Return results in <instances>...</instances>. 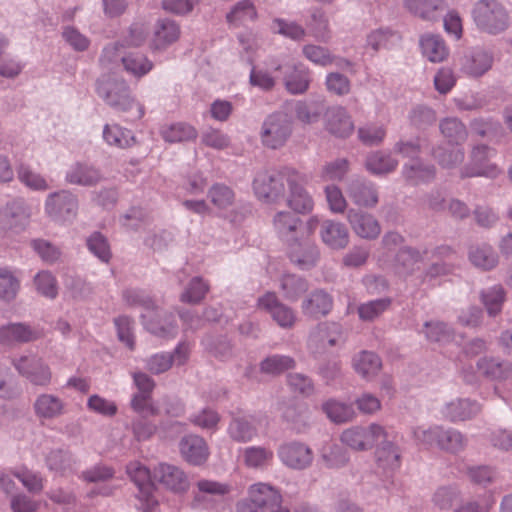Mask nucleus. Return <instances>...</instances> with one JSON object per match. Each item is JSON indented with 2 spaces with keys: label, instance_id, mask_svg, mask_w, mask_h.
<instances>
[{
  "label": "nucleus",
  "instance_id": "1",
  "mask_svg": "<svg viewBox=\"0 0 512 512\" xmlns=\"http://www.w3.org/2000/svg\"><path fill=\"white\" fill-rule=\"evenodd\" d=\"M123 299L131 307H142L145 312L141 314L146 330L153 335L171 339L178 334V325L173 313L164 312L156 307L154 300L143 290L126 289Z\"/></svg>",
  "mask_w": 512,
  "mask_h": 512
},
{
  "label": "nucleus",
  "instance_id": "2",
  "mask_svg": "<svg viewBox=\"0 0 512 512\" xmlns=\"http://www.w3.org/2000/svg\"><path fill=\"white\" fill-rule=\"evenodd\" d=\"M96 93L112 109L130 114L129 120H140L145 107L136 101L126 81L111 75L101 76L96 83Z\"/></svg>",
  "mask_w": 512,
  "mask_h": 512
},
{
  "label": "nucleus",
  "instance_id": "3",
  "mask_svg": "<svg viewBox=\"0 0 512 512\" xmlns=\"http://www.w3.org/2000/svg\"><path fill=\"white\" fill-rule=\"evenodd\" d=\"M471 16L476 28L489 35H499L510 26L507 9L497 0H478L473 5Z\"/></svg>",
  "mask_w": 512,
  "mask_h": 512
},
{
  "label": "nucleus",
  "instance_id": "4",
  "mask_svg": "<svg viewBox=\"0 0 512 512\" xmlns=\"http://www.w3.org/2000/svg\"><path fill=\"white\" fill-rule=\"evenodd\" d=\"M292 134V122L283 112L270 114L263 122L260 132L262 144L270 149L285 145Z\"/></svg>",
  "mask_w": 512,
  "mask_h": 512
},
{
  "label": "nucleus",
  "instance_id": "5",
  "mask_svg": "<svg viewBox=\"0 0 512 512\" xmlns=\"http://www.w3.org/2000/svg\"><path fill=\"white\" fill-rule=\"evenodd\" d=\"M288 170L284 168L279 172H258L253 181V190L255 195L266 202H277L285 197V183L287 184Z\"/></svg>",
  "mask_w": 512,
  "mask_h": 512
},
{
  "label": "nucleus",
  "instance_id": "6",
  "mask_svg": "<svg viewBox=\"0 0 512 512\" xmlns=\"http://www.w3.org/2000/svg\"><path fill=\"white\" fill-rule=\"evenodd\" d=\"M496 154L495 150L487 145H476L470 155V162L461 169V177H488L496 178L501 170L490 162Z\"/></svg>",
  "mask_w": 512,
  "mask_h": 512
},
{
  "label": "nucleus",
  "instance_id": "7",
  "mask_svg": "<svg viewBox=\"0 0 512 512\" xmlns=\"http://www.w3.org/2000/svg\"><path fill=\"white\" fill-rule=\"evenodd\" d=\"M281 463L292 470H305L314 460L312 449L300 441H289L281 444L277 450Z\"/></svg>",
  "mask_w": 512,
  "mask_h": 512
},
{
  "label": "nucleus",
  "instance_id": "8",
  "mask_svg": "<svg viewBox=\"0 0 512 512\" xmlns=\"http://www.w3.org/2000/svg\"><path fill=\"white\" fill-rule=\"evenodd\" d=\"M342 341L341 325L335 322H323L310 332L308 348L313 354H323L330 347L337 346Z\"/></svg>",
  "mask_w": 512,
  "mask_h": 512
},
{
  "label": "nucleus",
  "instance_id": "9",
  "mask_svg": "<svg viewBox=\"0 0 512 512\" xmlns=\"http://www.w3.org/2000/svg\"><path fill=\"white\" fill-rule=\"evenodd\" d=\"M286 178L289 187V195L287 197L289 207L298 213L304 214L311 212L314 202L304 188V185L307 183L306 175L293 169L288 170Z\"/></svg>",
  "mask_w": 512,
  "mask_h": 512
},
{
  "label": "nucleus",
  "instance_id": "10",
  "mask_svg": "<svg viewBox=\"0 0 512 512\" xmlns=\"http://www.w3.org/2000/svg\"><path fill=\"white\" fill-rule=\"evenodd\" d=\"M77 197L69 191L51 193L46 200L45 210L56 221H70L76 217Z\"/></svg>",
  "mask_w": 512,
  "mask_h": 512
},
{
  "label": "nucleus",
  "instance_id": "11",
  "mask_svg": "<svg viewBox=\"0 0 512 512\" xmlns=\"http://www.w3.org/2000/svg\"><path fill=\"white\" fill-rule=\"evenodd\" d=\"M257 306L267 312L282 328H291L296 321L293 309L282 303L275 292L268 291L260 296L257 299Z\"/></svg>",
  "mask_w": 512,
  "mask_h": 512
},
{
  "label": "nucleus",
  "instance_id": "12",
  "mask_svg": "<svg viewBox=\"0 0 512 512\" xmlns=\"http://www.w3.org/2000/svg\"><path fill=\"white\" fill-rule=\"evenodd\" d=\"M127 474L137 486L139 492L137 498H139L146 506L154 504L153 498L154 492V472L144 466L139 461H132L126 467Z\"/></svg>",
  "mask_w": 512,
  "mask_h": 512
},
{
  "label": "nucleus",
  "instance_id": "13",
  "mask_svg": "<svg viewBox=\"0 0 512 512\" xmlns=\"http://www.w3.org/2000/svg\"><path fill=\"white\" fill-rule=\"evenodd\" d=\"M481 411V405L470 398H457L445 403L440 412L444 419L452 423L471 420Z\"/></svg>",
  "mask_w": 512,
  "mask_h": 512
},
{
  "label": "nucleus",
  "instance_id": "14",
  "mask_svg": "<svg viewBox=\"0 0 512 512\" xmlns=\"http://www.w3.org/2000/svg\"><path fill=\"white\" fill-rule=\"evenodd\" d=\"M198 492L194 496L193 506L212 508V502L222 499L232 490L231 485L224 482L202 479L197 482Z\"/></svg>",
  "mask_w": 512,
  "mask_h": 512
},
{
  "label": "nucleus",
  "instance_id": "15",
  "mask_svg": "<svg viewBox=\"0 0 512 512\" xmlns=\"http://www.w3.org/2000/svg\"><path fill=\"white\" fill-rule=\"evenodd\" d=\"M324 119L327 131L335 137L346 138L354 131L353 120L342 106L329 107L325 112Z\"/></svg>",
  "mask_w": 512,
  "mask_h": 512
},
{
  "label": "nucleus",
  "instance_id": "16",
  "mask_svg": "<svg viewBox=\"0 0 512 512\" xmlns=\"http://www.w3.org/2000/svg\"><path fill=\"white\" fill-rule=\"evenodd\" d=\"M154 479L164 487L174 491H185L188 486V478L179 467L167 463H160L154 469Z\"/></svg>",
  "mask_w": 512,
  "mask_h": 512
},
{
  "label": "nucleus",
  "instance_id": "17",
  "mask_svg": "<svg viewBox=\"0 0 512 512\" xmlns=\"http://www.w3.org/2000/svg\"><path fill=\"white\" fill-rule=\"evenodd\" d=\"M348 221L353 231L363 239H376L381 233L378 220L371 214L351 209L348 212Z\"/></svg>",
  "mask_w": 512,
  "mask_h": 512
},
{
  "label": "nucleus",
  "instance_id": "18",
  "mask_svg": "<svg viewBox=\"0 0 512 512\" xmlns=\"http://www.w3.org/2000/svg\"><path fill=\"white\" fill-rule=\"evenodd\" d=\"M348 195L355 205L365 208H373L379 201L376 185L364 179L353 180L349 184Z\"/></svg>",
  "mask_w": 512,
  "mask_h": 512
},
{
  "label": "nucleus",
  "instance_id": "19",
  "mask_svg": "<svg viewBox=\"0 0 512 512\" xmlns=\"http://www.w3.org/2000/svg\"><path fill=\"white\" fill-rule=\"evenodd\" d=\"M492 64L493 55L486 50L477 48L463 57L461 70L468 76L480 77L490 70Z\"/></svg>",
  "mask_w": 512,
  "mask_h": 512
},
{
  "label": "nucleus",
  "instance_id": "20",
  "mask_svg": "<svg viewBox=\"0 0 512 512\" xmlns=\"http://www.w3.org/2000/svg\"><path fill=\"white\" fill-rule=\"evenodd\" d=\"M101 179V172L84 162L72 164L65 173V180L71 185L93 186L99 183Z\"/></svg>",
  "mask_w": 512,
  "mask_h": 512
},
{
  "label": "nucleus",
  "instance_id": "21",
  "mask_svg": "<svg viewBox=\"0 0 512 512\" xmlns=\"http://www.w3.org/2000/svg\"><path fill=\"white\" fill-rule=\"evenodd\" d=\"M289 245L291 246L290 260L300 269L309 270L316 265L319 258V250L314 243L308 240L302 242L297 240Z\"/></svg>",
  "mask_w": 512,
  "mask_h": 512
},
{
  "label": "nucleus",
  "instance_id": "22",
  "mask_svg": "<svg viewBox=\"0 0 512 512\" xmlns=\"http://www.w3.org/2000/svg\"><path fill=\"white\" fill-rule=\"evenodd\" d=\"M184 459L192 465H201L208 459L209 449L205 440L197 435H188L180 442Z\"/></svg>",
  "mask_w": 512,
  "mask_h": 512
},
{
  "label": "nucleus",
  "instance_id": "23",
  "mask_svg": "<svg viewBox=\"0 0 512 512\" xmlns=\"http://www.w3.org/2000/svg\"><path fill=\"white\" fill-rule=\"evenodd\" d=\"M180 37L179 25L168 18L157 21L151 41L152 50H161L176 42Z\"/></svg>",
  "mask_w": 512,
  "mask_h": 512
},
{
  "label": "nucleus",
  "instance_id": "24",
  "mask_svg": "<svg viewBox=\"0 0 512 512\" xmlns=\"http://www.w3.org/2000/svg\"><path fill=\"white\" fill-rule=\"evenodd\" d=\"M404 7L414 16L434 21L447 8L446 0H403Z\"/></svg>",
  "mask_w": 512,
  "mask_h": 512
},
{
  "label": "nucleus",
  "instance_id": "25",
  "mask_svg": "<svg viewBox=\"0 0 512 512\" xmlns=\"http://www.w3.org/2000/svg\"><path fill=\"white\" fill-rule=\"evenodd\" d=\"M419 46L422 55L432 63L444 61L449 54L444 39L438 34L425 33L421 35Z\"/></svg>",
  "mask_w": 512,
  "mask_h": 512
},
{
  "label": "nucleus",
  "instance_id": "26",
  "mask_svg": "<svg viewBox=\"0 0 512 512\" xmlns=\"http://www.w3.org/2000/svg\"><path fill=\"white\" fill-rule=\"evenodd\" d=\"M322 241L331 249H344L349 243V232L345 224L326 220L321 225Z\"/></svg>",
  "mask_w": 512,
  "mask_h": 512
},
{
  "label": "nucleus",
  "instance_id": "27",
  "mask_svg": "<svg viewBox=\"0 0 512 512\" xmlns=\"http://www.w3.org/2000/svg\"><path fill=\"white\" fill-rule=\"evenodd\" d=\"M436 175L435 167L421 160L410 161L403 165L402 176L407 183L416 186L431 182Z\"/></svg>",
  "mask_w": 512,
  "mask_h": 512
},
{
  "label": "nucleus",
  "instance_id": "28",
  "mask_svg": "<svg viewBox=\"0 0 512 512\" xmlns=\"http://www.w3.org/2000/svg\"><path fill=\"white\" fill-rule=\"evenodd\" d=\"M248 499L269 510L282 504V495L274 486L259 482L248 489Z\"/></svg>",
  "mask_w": 512,
  "mask_h": 512
},
{
  "label": "nucleus",
  "instance_id": "29",
  "mask_svg": "<svg viewBox=\"0 0 512 512\" xmlns=\"http://www.w3.org/2000/svg\"><path fill=\"white\" fill-rule=\"evenodd\" d=\"M333 307L332 297L324 290H315L302 302L304 315L318 318L327 315Z\"/></svg>",
  "mask_w": 512,
  "mask_h": 512
},
{
  "label": "nucleus",
  "instance_id": "30",
  "mask_svg": "<svg viewBox=\"0 0 512 512\" xmlns=\"http://www.w3.org/2000/svg\"><path fill=\"white\" fill-rule=\"evenodd\" d=\"M426 339L430 342L438 343L440 346L454 343L459 345L462 336L454 333L453 329L446 323L441 321H427L424 323L423 331Z\"/></svg>",
  "mask_w": 512,
  "mask_h": 512
},
{
  "label": "nucleus",
  "instance_id": "31",
  "mask_svg": "<svg viewBox=\"0 0 512 512\" xmlns=\"http://www.w3.org/2000/svg\"><path fill=\"white\" fill-rule=\"evenodd\" d=\"M102 138L108 146L118 149L130 148L136 142L134 133L130 129L116 123L103 126Z\"/></svg>",
  "mask_w": 512,
  "mask_h": 512
},
{
  "label": "nucleus",
  "instance_id": "32",
  "mask_svg": "<svg viewBox=\"0 0 512 512\" xmlns=\"http://www.w3.org/2000/svg\"><path fill=\"white\" fill-rule=\"evenodd\" d=\"M398 166V160L389 151H375L370 153L365 161V167L369 173L375 176H383L392 173Z\"/></svg>",
  "mask_w": 512,
  "mask_h": 512
},
{
  "label": "nucleus",
  "instance_id": "33",
  "mask_svg": "<svg viewBox=\"0 0 512 512\" xmlns=\"http://www.w3.org/2000/svg\"><path fill=\"white\" fill-rule=\"evenodd\" d=\"M274 228L279 237L290 244L296 242L298 238V228L301 224L299 217L290 213L278 212L273 219Z\"/></svg>",
  "mask_w": 512,
  "mask_h": 512
},
{
  "label": "nucleus",
  "instance_id": "34",
  "mask_svg": "<svg viewBox=\"0 0 512 512\" xmlns=\"http://www.w3.org/2000/svg\"><path fill=\"white\" fill-rule=\"evenodd\" d=\"M353 368L367 380L374 378L382 368L381 358L372 351H361L356 354L352 361Z\"/></svg>",
  "mask_w": 512,
  "mask_h": 512
},
{
  "label": "nucleus",
  "instance_id": "35",
  "mask_svg": "<svg viewBox=\"0 0 512 512\" xmlns=\"http://www.w3.org/2000/svg\"><path fill=\"white\" fill-rule=\"evenodd\" d=\"M227 432L236 442H249L257 435L255 418L253 416L235 417L230 422Z\"/></svg>",
  "mask_w": 512,
  "mask_h": 512
},
{
  "label": "nucleus",
  "instance_id": "36",
  "mask_svg": "<svg viewBox=\"0 0 512 512\" xmlns=\"http://www.w3.org/2000/svg\"><path fill=\"white\" fill-rule=\"evenodd\" d=\"M468 438L461 431L441 426L438 448L450 454H458L465 450Z\"/></svg>",
  "mask_w": 512,
  "mask_h": 512
},
{
  "label": "nucleus",
  "instance_id": "37",
  "mask_svg": "<svg viewBox=\"0 0 512 512\" xmlns=\"http://www.w3.org/2000/svg\"><path fill=\"white\" fill-rule=\"evenodd\" d=\"M453 255L454 252L449 246L442 245L437 247L432 252V258L436 259V261L433 262L426 271L423 282H429L432 284V281L438 276L449 274L452 271V266L444 262L443 259H450Z\"/></svg>",
  "mask_w": 512,
  "mask_h": 512
},
{
  "label": "nucleus",
  "instance_id": "38",
  "mask_svg": "<svg viewBox=\"0 0 512 512\" xmlns=\"http://www.w3.org/2000/svg\"><path fill=\"white\" fill-rule=\"evenodd\" d=\"M322 411L331 422L336 424L352 421L356 415L351 403L334 398L328 399L322 404Z\"/></svg>",
  "mask_w": 512,
  "mask_h": 512
},
{
  "label": "nucleus",
  "instance_id": "39",
  "mask_svg": "<svg viewBox=\"0 0 512 512\" xmlns=\"http://www.w3.org/2000/svg\"><path fill=\"white\" fill-rule=\"evenodd\" d=\"M428 251L420 254L419 251L410 247H401L396 255V270L399 274H409L415 269H420V264L428 258Z\"/></svg>",
  "mask_w": 512,
  "mask_h": 512
},
{
  "label": "nucleus",
  "instance_id": "40",
  "mask_svg": "<svg viewBox=\"0 0 512 512\" xmlns=\"http://www.w3.org/2000/svg\"><path fill=\"white\" fill-rule=\"evenodd\" d=\"M311 81L310 72L303 64H294L292 71L284 76V84L291 94H303L309 88Z\"/></svg>",
  "mask_w": 512,
  "mask_h": 512
},
{
  "label": "nucleus",
  "instance_id": "41",
  "mask_svg": "<svg viewBox=\"0 0 512 512\" xmlns=\"http://www.w3.org/2000/svg\"><path fill=\"white\" fill-rule=\"evenodd\" d=\"M160 135L165 142L180 143L197 137V130L185 122L165 124L160 128Z\"/></svg>",
  "mask_w": 512,
  "mask_h": 512
},
{
  "label": "nucleus",
  "instance_id": "42",
  "mask_svg": "<svg viewBox=\"0 0 512 512\" xmlns=\"http://www.w3.org/2000/svg\"><path fill=\"white\" fill-rule=\"evenodd\" d=\"M279 282L283 297L291 302L297 301L309 288L307 280L296 274H283Z\"/></svg>",
  "mask_w": 512,
  "mask_h": 512
},
{
  "label": "nucleus",
  "instance_id": "43",
  "mask_svg": "<svg viewBox=\"0 0 512 512\" xmlns=\"http://www.w3.org/2000/svg\"><path fill=\"white\" fill-rule=\"evenodd\" d=\"M244 464L253 469H263L271 464L274 453L264 446H249L242 451Z\"/></svg>",
  "mask_w": 512,
  "mask_h": 512
},
{
  "label": "nucleus",
  "instance_id": "44",
  "mask_svg": "<svg viewBox=\"0 0 512 512\" xmlns=\"http://www.w3.org/2000/svg\"><path fill=\"white\" fill-rule=\"evenodd\" d=\"M202 345L209 355L219 361H227L233 356L232 345L226 337L207 335L202 339Z\"/></svg>",
  "mask_w": 512,
  "mask_h": 512
},
{
  "label": "nucleus",
  "instance_id": "45",
  "mask_svg": "<svg viewBox=\"0 0 512 512\" xmlns=\"http://www.w3.org/2000/svg\"><path fill=\"white\" fill-rule=\"evenodd\" d=\"M440 131L450 144L462 145L468 136L465 125L456 117H447L440 121Z\"/></svg>",
  "mask_w": 512,
  "mask_h": 512
},
{
  "label": "nucleus",
  "instance_id": "46",
  "mask_svg": "<svg viewBox=\"0 0 512 512\" xmlns=\"http://www.w3.org/2000/svg\"><path fill=\"white\" fill-rule=\"evenodd\" d=\"M32 331L29 325L14 323L0 328V344L14 345L30 341Z\"/></svg>",
  "mask_w": 512,
  "mask_h": 512
},
{
  "label": "nucleus",
  "instance_id": "47",
  "mask_svg": "<svg viewBox=\"0 0 512 512\" xmlns=\"http://www.w3.org/2000/svg\"><path fill=\"white\" fill-rule=\"evenodd\" d=\"M469 260L471 263L483 270H490L498 263V256L492 246L482 244L472 246L469 250Z\"/></svg>",
  "mask_w": 512,
  "mask_h": 512
},
{
  "label": "nucleus",
  "instance_id": "48",
  "mask_svg": "<svg viewBox=\"0 0 512 512\" xmlns=\"http://www.w3.org/2000/svg\"><path fill=\"white\" fill-rule=\"evenodd\" d=\"M509 364L495 357H482L477 362V370L484 377L491 380L503 379L508 374Z\"/></svg>",
  "mask_w": 512,
  "mask_h": 512
},
{
  "label": "nucleus",
  "instance_id": "49",
  "mask_svg": "<svg viewBox=\"0 0 512 512\" xmlns=\"http://www.w3.org/2000/svg\"><path fill=\"white\" fill-rule=\"evenodd\" d=\"M378 466L384 471H393L400 466V453L398 447L386 440L376 450Z\"/></svg>",
  "mask_w": 512,
  "mask_h": 512
},
{
  "label": "nucleus",
  "instance_id": "50",
  "mask_svg": "<svg viewBox=\"0 0 512 512\" xmlns=\"http://www.w3.org/2000/svg\"><path fill=\"white\" fill-rule=\"evenodd\" d=\"M256 17L257 11L253 3L250 0H242L233 6L226 18L230 25L237 27L254 21Z\"/></svg>",
  "mask_w": 512,
  "mask_h": 512
},
{
  "label": "nucleus",
  "instance_id": "51",
  "mask_svg": "<svg viewBox=\"0 0 512 512\" xmlns=\"http://www.w3.org/2000/svg\"><path fill=\"white\" fill-rule=\"evenodd\" d=\"M306 24L316 40L321 42H327L329 40V21L322 9H312L310 11V20H308Z\"/></svg>",
  "mask_w": 512,
  "mask_h": 512
},
{
  "label": "nucleus",
  "instance_id": "52",
  "mask_svg": "<svg viewBox=\"0 0 512 512\" xmlns=\"http://www.w3.org/2000/svg\"><path fill=\"white\" fill-rule=\"evenodd\" d=\"M209 289V284L202 277H193L181 293L180 301L187 304L200 303Z\"/></svg>",
  "mask_w": 512,
  "mask_h": 512
},
{
  "label": "nucleus",
  "instance_id": "53",
  "mask_svg": "<svg viewBox=\"0 0 512 512\" xmlns=\"http://www.w3.org/2000/svg\"><path fill=\"white\" fill-rule=\"evenodd\" d=\"M321 459L327 468L340 469L347 465L350 456L344 447L338 444H331L322 449Z\"/></svg>",
  "mask_w": 512,
  "mask_h": 512
},
{
  "label": "nucleus",
  "instance_id": "54",
  "mask_svg": "<svg viewBox=\"0 0 512 512\" xmlns=\"http://www.w3.org/2000/svg\"><path fill=\"white\" fill-rule=\"evenodd\" d=\"M462 145L447 143L446 147H438L434 150V157L439 164L445 168H452L462 163L464 159V150Z\"/></svg>",
  "mask_w": 512,
  "mask_h": 512
},
{
  "label": "nucleus",
  "instance_id": "55",
  "mask_svg": "<svg viewBox=\"0 0 512 512\" xmlns=\"http://www.w3.org/2000/svg\"><path fill=\"white\" fill-rule=\"evenodd\" d=\"M125 70L135 77H142L153 68V63L143 54L128 53L122 57Z\"/></svg>",
  "mask_w": 512,
  "mask_h": 512
},
{
  "label": "nucleus",
  "instance_id": "56",
  "mask_svg": "<svg viewBox=\"0 0 512 512\" xmlns=\"http://www.w3.org/2000/svg\"><path fill=\"white\" fill-rule=\"evenodd\" d=\"M28 223V216L19 205L13 204L0 210V226L3 229H17Z\"/></svg>",
  "mask_w": 512,
  "mask_h": 512
},
{
  "label": "nucleus",
  "instance_id": "57",
  "mask_svg": "<svg viewBox=\"0 0 512 512\" xmlns=\"http://www.w3.org/2000/svg\"><path fill=\"white\" fill-rule=\"evenodd\" d=\"M505 295V290L501 285H495L482 291L481 300L490 316L501 312Z\"/></svg>",
  "mask_w": 512,
  "mask_h": 512
},
{
  "label": "nucleus",
  "instance_id": "58",
  "mask_svg": "<svg viewBox=\"0 0 512 512\" xmlns=\"http://www.w3.org/2000/svg\"><path fill=\"white\" fill-rule=\"evenodd\" d=\"M86 246L91 254L103 263H108L112 257L107 238L100 232H93L86 239Z\"/></svg>",
  "mask_w": 512,
  "mask_h": 512
},
{
  "label": "nucleus",
  "instance_id": "59",
  "mask_svg": "<svg viewBox=\"0 0 512 512\" xmlns=\"http://www.w3.org/2000/svg\"><path fill=\"white\" fill-rule=\"evenodd\" d=\"M34 408L40 416L53 418L62 413L63 402L56 396L43 394L37 398V401L34 403Z\"/></svg>",
  "mask_w": 512,
  "mask_h": 512
},
{
  "label": "nucleus",
  "instance_id": "60",
  "mask_svg": "<svg viewBox=\"0 0 512 512\" xmlns=\"http://www.w3.org/2000/svg\"><path fill=\"white\" fill-rule=\"evenodd\" d=\"M294 366L295 360L292 357L279 354L268 356L260 363L261 371L272 375L280 374Z\"/></svg>",
  "mask_w": 512,
  "mask_h": 512
},
{
  "label": "nucleus",
  "instance_id": "61",
  "mask_svg": "<svg viewBox=\"0 0 512 512\" xmlns=\"http://www.w3.org/2000/svg\"><path fill=\"white\" fill-rule=\"evenodd\" d=\"M34 287L39 294L48 299H55L58 296V282L50 271L44 270L34 276Z\"/></svg>",
  "mask_w": 512,
  "mask_h": 512
},
{
  "label": "nucleus",
  "instance_id": "62",
  "mask_svg": "<svg viewBox=\"0 0 512 512\" xmlns=\"http://www.w3.org/2000/svg\"><path fill=\"white\" fill-rule=\"evenodd\" d=\"M467 475L474 484L486 487L498 479L499 473L493 466L478 465L469 467Z\"/></svg>",
  "mask_w": 512,
  "mask_h": 512
},
{
  "label": "nucleus",
  "instance_id": "63",
  "mask_svg": "<svg viewBox=\"0 0 512 512\" xmlns=\"http://www.w3.org/2000/svg\"><path fill=\"white\" fill-rule=\"evenodd\" d=\"M34 252L48 265L55 264L62 257L61 248L45 239H34Z\"/></svg>",
  "mask_w": 512,
  "mask_h": 512
},
{
  "label": "nucleus",
  "instance_id": "64",
  "mask_svg": "<svg viewBox=\"0 0 512 512\" xmlns=\"http://www.w3.org/2000/svg\"><path fill=\"white\" fill-rule=\"evenodd\" d=\"M208 197L214 206L226 209L233 204L235 194L230 187L216 183L209 189Z\"/></svg>",
  "mask_w": 512,
  "mask_h": 512
}]
</instances>
